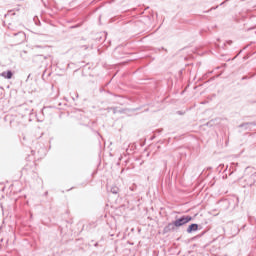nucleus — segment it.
Returning <instances> with one entry per match:
<instances>
[{
    "mask_svg": "<svg viewBox=\"0 0 256 256\" xmlns=\"http://www.w3.org/2000/svg\"><path fill=\"white\" fill-rule=\"evenodd\" d=\"M189 221H193V217L191 216H182L179 219H176L173 223H169L165 228L164 232L169 233V231H175V229H179V227H183V225H187Z\"/></svg>",
    "mask_w": 256,
    "mask_h": 256,
    "instance_id": "obj_1",
    "label": "nucleus"
},
{
    "mask_svg": "<svg viewBox=\"0 0 256 256\" xmlns=\"http://www.w3.org/2000/svg\"><path fill=\"white\" fill-rule=\"evenodd\" d=\"M199 229V225L197 224H191L187 228V233H193V231H197Z\"/></svg>",
    "mask_w": 256,
    "mask_h": 256,
    "instance_id": "obj_2",
    "label": "nucleus"
},
{
    "mask_svg": "<svg viewBox=\"0 0 256 256\" xmlns=\"http://www.w3.org/2000/svg\"><path fill=\"white\" fill-rule=\"evenodd\" d=\"M1 77H4V79H11L13 77V72L10 70L2 72Z\"/></svg>",
    "mask_w": 256,
    "mask_h": 256,
    "instance_id": "obj_3",
    "label": "nucleus"
}]
</instances>
